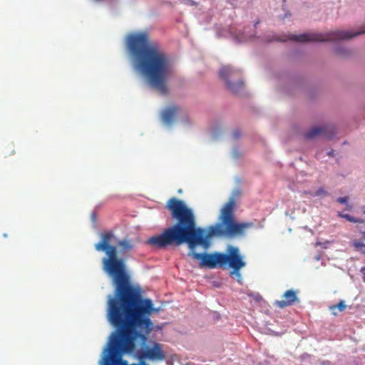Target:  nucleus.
<instances>
[{
  "label": "nucleus",
  "mask_w": 365,
  "mask_h": 365,
  "mask_svg": "<svg viewBox=\"0 0 365 365\" xmlns=\"http://www.w3.org/2000/svg\"><path fill=\"white\" fill-rule=\"evenodd\" d=\"M220 77L226 82L227 88L232 93H237L243 86V81L239 80L236 83L232 82L230 78L238 77L240 73L229 66H223L219 72Z\"/></svg>",
  "instance_id": "423d86ee"
},
{
  "label": "nucleus",
  "mask_w": 365,
  "mask_h": 365,
  "mask_svg": "<svg viewBox=\"0 0 365 365\" xmlns=\"http://www.w3.org/2000/svg\"><path fill=\"white\" fill-rule=\"evenodd\" d=\"M364 271H365V267H361V272H364Z\"/></svg>",
  "instance_id": "412c9836"
},
{
  "label": "nucleus",
  "mask_w": 365,
  "mask_h": 365,
  "mask_svg": "<svg viewBox=\"0 0 365 365\" xmlns=\"http://www.w3.org/2000/svg\"><path fill=\"white\" fill-rule=\"evenodd\" d=\"M338 215L342 218L346 219V220L351 222H360L359 220H356L355 217L348 215V214H343L342 212H339ZM361 222H363L361 220Z\"/></svg>",
  "instance_id": "2eb2a0df"
},
{
  "label": "nucleus",
  "mask_w": 365,
  "mask_h": 365,
  "mask_svg": "<svg viewBox=\"0 0 365 365\" xmlns=\"http://www.w3.org/2000/svg\"><path fill=\"white\" fill-rule=\"evenodd\" d=\"M240 131H238V130H235V131H234V132H233V136H234L235 138H239V137H240Z\"/></svg>",
  "instance_id": "6ab92c4d"
},
{
  "label": "nucleus",
  "mask_w": 365,
  "mask_h": 365,
  "mask_svg": "<svg viewBox=\"0 0 365 365\" xmlns=\"http://www.w3.org/2000/svg\"><path fill=\"white\" fill-rule=\"evenodd\" d=\"M227 264L232 269L230 276L236 279L238 282H241L242 277L240 270L245 267L246 262L243 260V257L240 254L237 247H230L228 253L222 254V267Z\"/></svg>",
  "instance_id": "20e7f679"
},
{
  "label": "nucleus",
  "mask_w": 365,
  "mask_h": 365,
  "mask_svg": "<svg viewBox=\"0 0 365 365\" xmlns=\"http://www.w3.org/2000/svg\"><path fill=\"white\" fill-rule=\"evenodd\" d=\"M235 206V199L230 197L221 210L219 222L210 227L207 232L205 229L197 227L191 208L182 200L171 197L166 202L165 208L170 211L176 222L165 229L161 234L150 237L147 243L156 248L186 243L192 250L197 246L207 250L210 246V239L212 236L234 237L243 235L247 228L252 226V223L236 222L234 217Z\"/></svg>",
  "instance_id": "f257e3e1"
},
{
  "label": "nucleus",
  "mask_w": 365,
  "mask_h": 365,
  "mask_svg": "<svg viewBox=\"0 0 365 365\" xmlns=\"http://www.w3.org/2000/svg\"><path fill=\"white\" fill-rule=\"evenodd\" d=\"M336 53H337L338 54H339V55L344 56L346 52H345V51H343L342 49H341V48H338V49L336 50Z\"/></svg>",
  "instance_id": "a211bd4d"
},
{
  "label": "nucleus",
  "mask_w": 365,
  "mask_h": 365,
  "mask_svg": "<svg viewBox=\"0 0 365 365\" xmlns=\"http://www.w3.org/2000/svg\"><path fill=\"white\" fill-rule=\"evenodd\" d=\"M346 307L345 302L344 300H341L337 304L332 305L329 307L330 310L332 312V314L336 316L339 312H344Z\"/></svg>",
  "instance_id": "f8f14e48"
},
{
  "label": "nucleus",
  "mask_w": 365,
  "mask_h": 365,
  "mask_svg": "<svg viewBox=\"0 0 365 365\" xmlns=\"http://www.w3.org/2000/svg\"><path fill=\"white\" fill-rule=\"evenodd\" d=\"M282 300H277L274 302V305L280 309H284L287 307L293 305L296 302H299L297 297V292L293 289L287 290L283 296Z\"/></svg>",
  "instance_id": "6e6552de"
},
{
  "label": "nucleus",
  "mask_w": 365,
  "mask_h": 365,
  "mask_svg": "<svg viewBox=\"0 0 365 365\" xmlns=\"http://www.w3.org/2000/svg\"><path fill=\"white\" fill-rule=\"evenodd\" d=\"M178 110V108L175 106H172L165 109L161 115L163 123L168 125H171L175 120Z\"/></svg>",
  "instance_id": "1a4fd4ad"
},
{
  "label": "nucleus",
  "mask_w": 365,
  "mask_h": 365,
  "mask_svg": "<svg viewBox=\"0 0 365 365\" xmlns=\"http://www.w3.org/2000/svg\"><path fill=\"white\" fill-rule=\"evenodd\" d=\"M349 197H339L336 199V202L341 204H345L346 205V210H351V206L348 204Z\"/></svg>",
  "instance_id": "4468645a"
},
{
  "label": "nucleus",
  "mask_w": 365,
  "mask_h": 365,
  "mask_svg": "<svg viewBox=\"0 0 365 365\" xmlns=\"http://www.w3.org/2000/svg\"><path fill=\"white\" fill-rule=\"evenodd\" d=\"M126 48L134 68L152 88L167 94L166 81L172 73V66L159 44L150 41L147 32L140 31L127 36Z\"/></svg>",
  "instance_id": "f03ea898"
},
{
  "label": "nucleus",
  "mask_w": 365,
  "mask_h": 365,
  "mask_svg": "<svg viewBox=\"0 0 365 365\" xmlns=\"http://www.w3.org/2000/svg\"><path fill=\"white\" fill-rule=\"evenodd\" d=\"M364 33L365 29L361 28L358 31L335 30L326 33H306L300 35L289 34L279 37L277 38V40L280 41L292 40L300 43L336 41L340 40H349Z\"/></svg>",
  "instance_id": "7ed1b4c3"
},
{
  "label": "nucleus",
  "mask_w": 365,
  "mask_h": 365,
  "mask_svg": "<svg viewBox=\"0 0 365 365\" xmlns=\"http://www.w3.org/2000/svg\"><path fill=\"white\" fill-rule=\"evenodd\" d=\"M141 359H147L149 360L162 361L165 359V356L160 344L153 342L152 346H146L142 349L140 352Z\"/></svg>",
  "instance_id": "0eeeda50"
},
{
  "label": "nucleus",
  "mask_w": 365,
  "mask_h": 365,
  "mask_svg": "<svg viewBox=\"0 0 365 365\" xmlns=\"http://www.w3.org/2000/svg\"><path fill=\"white\" fill-rule=\"evenodd\" d=\"M338 215L342 218L346 219V220L351 222H360L359 220H356L355 217L348 215V214H343L342 212H339ZM361 222H363L361 220Z\"/></svg>",
  "instance_id": "dca6fc26"
},
{
  "label": "nucleus",
  "mask_w": 365,
  "mask_h": 365,
  "mask_svg": "<svg viewBox=\"0 0 365 365\" xmlns=\"http://www.w3.org/2000/svg\"><path fill=\"white\" fill-rule=\"evenodd\" d=\"M222 254L220 252L213 253H197L190 250L188 253L189 256H192L194 259L200 260V267H207L213 269L217 266L222 267Z\"/></svg>",
  "instance_id": "39448f33"
},
{
  "label": "nucleus",
  "mask_w": 365,
  "mask_h": 365,
  "mask_svg": "<svg viewBox=\"0 0 365 365\" xmlns=\"http://www.w3.org/2000/svg\"><path fill=\"white\" fill-rule=\"evenodd\" d=\"M329 195V192L325 190L323 187H319L315 192V197H325Z\"/></svg>",
  "instance_id": "ddd939ff"
},
{
  "label": "nucleus",
  "mask_w": 365,
  "mask_h": 365,
  "mask_svg": "<svg viewBox=\"0 0 365 365\" xmlns=\"http://www.w3.org/2000/svg\"><path fill=\"white\" fill-rule=\"evenodd\" d=\"M329 128L327 125L322 127H314L304 134V137L306 139L311 140L317 136L326 135Z\"/></svg>",
  "instance_id": "9d476101"
},
{
  "label": "nucleus",
  "mask_w": 365,
  "mask_h": 365,
  "mask_svg": "<svg viewBox=\"0 0 365 365\" xmlns=\"http://www.w3.org/2000/svg\"><path fill=\"white\" fill-rule=\"evenodd\" d=\"M354 247H356V248L362 247L364 246L363 243H361V242H354Z\"/></svg>",
  "instance_id": "f3484780"
},
{
  "label": "nucleus",
  "mask_w": 365,
  "mask_h": 365,
  "mask_svg": "<svg viewBox=\"0 0 365 365\" xmlns=\"http://www.w3.org/2000/svg\"><path fill=\"white\" fill-rule=\"evenodd\" d=\"M119 252L121 255H125L133 250L134 248V243L132 240L125 238L118 242Z\"/></svg>",
  "instance_id": "9b49d317"
},
{
  "label": "nucleus",
  "mask_w": 365,
  "mask_h": 365,
  "mask_svg": "<svg viewBox=\"0 0 365 365\" xmlns=\"http://www.w3.org/2000/svg\"><path fill=\"white\" fill-rule=\"evenodd\" d=\"M304 193L307 195H309L311 197H315L314 196V192H312V191H305Z\"/></svg>",
  "instance_id": "aec40b11"
}]
</instances>
